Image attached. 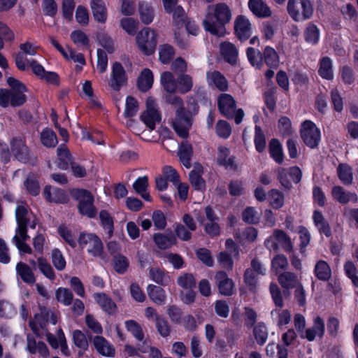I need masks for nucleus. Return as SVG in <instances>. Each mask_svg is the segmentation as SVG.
<instances>
[{
    "label": "nucleus",
    "mask_w": 358,
    "mask_h": 358,
    "mask_svg": "<svg viewBox=\"0 0 358 358\" xmlns=\"http://www.w3.org/2000/svg\"><path fill=\"white\" fill-rule=\"evenodd\" d=\"M231 17L229 6L225 3H217L208 7L203 24L207 31L221 37L226 34L225 25L231 21Z\"/></svg>",
    "instance_id": "nucleus-1"
},
{
    "label": "nucleus",
    "mask_w": 358,
    "mask_h": 358,
    "mask_svg": "<svg viewBox=\"0 0 358 358\" xmlns=\"http://www.w3.org/2000/svg\"><path fill=\"white\" fill-rule=\"evenodd\" d=\"M172 94L166 95L164 99L176 110V117L172 123L173 127L180 136L185 138L188 135V131L192 124L191 120L189 114L183 108L182 99Z\"/></svg>",
    "instance_id": "nucleus-2"
},
{
    "label": "nucleus",
    "mask_w": 358,
    "mask_h": 358,
    "mask_svg": "<svg viewBox=\"0 0 358 358\" xmlns=\"http://www.w3.org/2000/svg\"><path fill=\"white\" fill-rule=\"evenodd\" d=\"M7 83L12 90L0 89V106L6 108L10 105L12 106L22 105L26 101V96L24 94L27 91L26 87L13 77H8Z\"/></svg>",
    "instance_id": "nucleus-3"
},
{
    "label": "nucleus",
    "mask_w": 358,
    "mask_h": 358,
    "mask_svg": "<svg viewBox=\"0 0 358 358\" xmlns=\"http://www.w3.org/2000/svg\"><path fill=\"white\" fill-rule=\"evenodd\" d=\"M287 10L294 22H301L313 17L314 7L310 0H288Z\"/></svg>",
    "instance_id": "nucleus-4"
},
{
    "label": "nucleus",
    "mask_w": 358,
    "mask_h": 358,
    "mask_svg": "<svg viewBox=\"0 0 358 358\" xmlns=\"http://www.w3.org/2000/svg\"><path fill=\"white\" fill-rule=\"evenodd\" d=\"M158 42V34L149 27L143 28L136 36V44L144 55H150L155 52Z\"/></svg>",
    "instance_id": "nucleus-5"
},
{
    "label": "nucleus",
    "mask_w": 358,
    "mask_h": 358,
    "mask_svg": "<svg viewBox=\"0 0 358 358\" xmlns=\"http://www.w3.org/2000/svg\"><path fill=\"white\" fill-rule=\"evenodd\" d=\"M79 246L93 257H101L103 245L101 238L95 234L82 232L78 238Z\"/></svg>",
    "instance_id": "nucleus-6"
},
{
    "label": "nucleus",
    "mask_w": 358,
    "mask_h": 358,
    "mask_svg": "<svg viewBox=\"0 0 358 358\" xmlns=\"http://www.w3.org/2000/svg\"><path fill=\"white\" fill-rule=\"evenodd\" d=\"M74 198L78 201V208L80 214L88 217H94L96 210L94 206V197L90 192L78 189L73 192Z\"/></svg>",
    "instance_id": "nucleus-7"
},
{
    "label": "nucleus",
    "mask_w": 358,
    "mask_h": 358,
    "mask_svg": "<svg viewBox=\"0 0 358 358\" xmlns=\"http://www.w3.org/2000/svg\"><path fill=\"white\" fill-rule=\"evenodd\" d=\"M300 136L308 147L315 148L320 141L321 132L313 122L305 120L301 124Z\"/></svg>",
    "instance_id": "nucleus-8"
},
{
    "label": "nucleus",
    "mask_w": 358,
    "mask_h": 358,
    "mask_svg": "<svg viewBox=\"0 0 358 358\" xmlns=\"http://www.w3.org/2000/svg\"><path fill=\"white\" fill-rule=\"evenodd\" d=\"M161 119V113L155 100L152 97H148L146 99V109L141 114V120L150 130H153L155 124L159 123Z\"/></svg>",
    "instance_id": "nucleus-9"
},
{
    "label": "nucleus",
    "mask_w": 358,
    "mask_h": 358,
    "mask_svg": "<svg viewBox=\"0 0 358 358\" xmlns=\"http://www.w3.org/2000/svg\"><path fill=\"white\" fill-rule=\"evenodd\" d=\"M37 46L31 43V41H26L20 44V52L17 53L15 57V64L17 68L20 70L25 71L27 69V61H30L31 59H28L24 57V55L33 56L36 55L37 52Z\"/></svg>",
    "instance_id": "nucleus-10"
},
{
    "label": "nucleus",
    "mask_w": 358,
    "mask_h": 358,
    "mask_svg": "<svg viewBox=\"0 0 358 358\" xmlns=\"http://www.w3.org/2000/svg\"><path fill=\"white\" fill-rule=\"evenodd\" d=\"M127 80L125 70L122 64L117 62H115L112 65V71L110 74L109 85L110 87L116 91L124 86Z\"/></svg>",
    "instance_id": "nucleus-11"
},
{
    "label": "nucleus",
    "mask_w": 358,
    "mask_h": 358,
    "mask_svg": "<svg viewBox=\"0 0 358 358\" xmlns=\"http://www.w3.org/2000/svg\"><path fill=\"white\" fill-rule=\"evenodd\" d=\"M15 219L17 224L29 226L31 229H35L36 225V218L35 215L29 210L27 206L20 203L17 206L15 209Z\"/></svg>",
    "instance_id": "nucleus-12"
},
{
    "label": "nucleus",
    "mask_w": 358,
    "mask_h": 358,
    "mask_svg": "<svg viewBox=\"0 0 358 358\" xmlns=\"http://www.w3.org/2000/svg\"><path fill=\"white\" fill-rule=\"evenodd\" d=\"M234 29L237 37L244 41L248 39L252 34V24L249 19L244 15H238L234 21Z\"/></svg>",
    "instance_id": "nucleus-13"
},
{
    "label": "nucleus",
    "mask_w": 358,
    "mask_h": 358,
    "mask_svg": "<svg viewBox=\"0 0 358 358\" xmlns=\"http://www.w3.org/2000/svg\"><path fill=\"white\" fill-rule=\"evenodd\" d=\"M218 291L222 295L231 296L234 293V283L224 271H218L215 275Z\"/></svg>",
    "instance_id": "nucleus-14"
},
{
    "label": "nucleus",
    "mask_w": 358,
    "mask_h": 358,
    "mask_svg": "<svg viewBox=\"0 0 358 358\" xmlns=\"http://www.w3.org/2000/svg\"><path fill=\"white\" fill-rule=\"evenodd\" d=\"M278 280L281 287L285 289L283 294L285 296H289V289H294L301 283L296 275L290 271H285L279 274Z\"/></svg>",
    "instance_id": "nucleus-15"
},
{
    "label": "nucleus",
    "mask_w": 358,
    "mask_h": 358,
    "mask_svg": "<svg viewBox=\"0 0 358 358\" xmlns=\"http://www.w3.org/2000/svg\"><path fill=\"white\" fill-rule=\"evenodd\" d=\"M96 351L102 356L113 357L115 350L113 345L101 336H95L92 338Z\"/></svg>",
    "instance_id": "nucleus-16"
},
{
    "label": "nucleus",
    "mask_w": 358,
    "mask_h": 358,
    "mask_svg": "<svg viewBox=\"0 0 358 358\" xmlns=\"http://www.w3.org/2000/svg\"><path fill=\"white\" fill-rule=\"evenodd\" d=\"M206 82L212 89L226 91L228 89V82L226 78L217 71H209L206 73Z\"/></svg>",
    "instance_id": "nucleus-17"
},
{
    "label": "nucleus",
    "mask_w": 358,
    "mask_h": 358,
    "mask_svg": "<svg viewBox=\"0 0 358 358\" xmlns=\"http://www.w3.org/2000/svg\"><path fill=\"white\" fill-rule=\"evenodd\" d=\"M331 193L334 200L341 204H346L349 202L356 203L358 201L356 193L346 191L341 186L333 187Z\"/></svg>",
    "instance_id": "nucleus-18"
},
{
    "label": "nucleus",
    "mask_w": 358,
    "mask_h": 358,
    "mask_svg": "<svg viewBox=\"0 0 358 358\" xmlns=\"http://www.w3.org/2000/svg\"><path fill=\"white\" fill-rule=\"evenodd\" d=\"M52 312L45 307L40 308L39 313L34 315V318L29 322L31 330L37 334L40 328H43L49 321V317Z\"/></svg>",
    "instance_id": "nucleus-19"
},
{
    "label": "nucleus",
    "mask_w": 358,
    "mask_h": 358,
    "mask_svg": "<svg viewBox=\"0 0 358 358\" xmlns=\"http://www.w3.org/2000/svg\"><path fill=\"white\" fill-rule=\"evenodd\" d=\"M324 329L325 326L323 319L317 316L314 319L313 326L307 329L305 334L301 336L306 338L308 341H313L317 336L322 338L324 336Z\"/></svg>",
    "instance_id": "nucleus-20"
},
{
    "label": "nucleus",
    "mask_w": 358,
    "mask_h": 358,
    "mask_svg": "<svg viewBox=\"0 0 358 358\" xmlns=\"http://www.w3.org/2000/svg\"><path fill=\"white\" fill-rule=\"evenodd\" d=\"M218 108L221 113L227 117H231L236 109L235 100L228 94H222L218 98Z\"/></svg>",
    "instance_id": "nucleus-21"
},
{
    "label": "nucleus",
    "mask_w": 358,
    "mask_h": 358,
    "mask_svg": "<svg viewBox=\"0 0 358 358\" xmlns=\"http://www.w3.org/2000/svg\"><path fill=\"white\" fill-rule=\"evenodd\" d=\"M90 8L94 19L99 23H106L108 13L105 2L103 0H91Z\"/></svg>",
    "instance_id": "nucleus-22"
},
{
    "label": "nucleus",
    "mask_w": 358,
    "mask_h": 358,
    "mask_svg": "<svg viewBox=\"0 0 358 358\" xmlns=\"http://www.w3.org/2000/svg\"><path fill=\"white\" fill-rule=\"evenodd\" d=\"M248 5L250 10L257 17L265 18L272 15L271 8L263 0H249Z\"/></svg>",
    "instance_id": "nucleus-23"
},
{
    "label": "nucleus",
    "mask_w": 358,
    "mask_h": 358,
    "mask_svg": "<svg viewBox=\"0 0 358 358\" xmlns=\"http://www.w3.org/2000/svg\"><path fill=\"white\" fill-rule=\"evenodd\" d=\"M43 194L49 202L66 203L68 197L64 191L58 188H52L50 186H46L43 190Z\"/></svg>",
    "instance_id": "nucleus-24"
},
{
    "label": "nucleus",
    "mask_w": 358,
    "mask_h": 358,
    "mask_svg": "<svg viewBox=\"0 0 358 358\" xmlns=\"http://www.w3.org/2000/svg\"><path fill=\"white\" fill-rule=\"evenodd\" d=\"M45 336L52 348L57 349L60 346L62 351L67 349L66 338L62 329H58L56 336L49 332L46 333Z\"/></svg>",
    "instance_id": "nucleus-25"
},
{
    "label": "nucleus",
    "mask_w": 358,
    "mask_h": 358,
    "mask_svg": "<svg viewBox=\"0 0 358 358\" xmlns=\"http://www.w3.org/2000/svg\"><path fill=\"white\" fill-rule=\"evenodd\" d=\"M318 73L324 79H333V64L332 60L329 57H323L320 59Z\"/></svg>",
    "instance_id": "nucleus-26"
},
{
    "label": "nucleus",
    "mask_w": 358,
    "mask_h": 358,
    "mask_svg": "<svg viewBox=\"0 0 358 358\" xmlns=\"http://www.w3.org/2000/svg\"><path fill=\"white\" fill-rule=\"evenodd\" d=\"M160 83L164 90L168 93H174L178 88V80L170 71H164L161 74Z\"/></svg>",
    "instance_id": "nucleus-27"
},
{
    "label": "nucleus",
    "mask_w": 358,
    "mask_h": 358,
    "mask_svg": "<svg viewBox=\"0 0 358 358\" xmlns=\"http://www.w3.org/2000/svg\"><path fill=\"white\" fill-rule=\"evenodd\" d=\"M314 273L318 280L328 281L331 277V269L327 262L320 260L315 264Z\"/></svg>",
    "instance_id": "nucleus-28"
},
{
    "label": "nucleus",
    "mask_w": 358,
    "mask_h": 358,
    "mask_svg": "<svg viewBox=\"0 0 358 358\" xmlns=\"http://www.w3.org/2000/svg\"><path fill=\"white\" fill-rule=\"evenodd\" d=\"M95 301L99 305L105 312L110 314L116 308L114 301L104 293H96L94 294Z\"/></svg>",
    "instance_id": "nucleus-29"
},
{
    "label": "nucleus",
    "mask_w": 358,
    "mask_h": 358,
    "mask_svg": "<svg viewBox=\"0 0 358 358\" xmlns=\"http://www.w3.org/2000/svg\"><path fill=\"white\" fill-rule=\"evenodd\" d=\"M16 272L21 279L26 283L33 284L36 280L31 267L24 262H20L17 264Z\"/></svg>",
    "instance_id": "nucleus-30"
},
{
    "label": "nucleus",
    "mask_w": 358,
    "mask_h": 358,
    "mask_svg": "<svg viewBox=\"0 0 358 358\" xmlns=\"http://www.w3.org/2000/svg\"><path fill=\"white\" fill-rule=\"evenodd\" d=\"M263 57L266 65L271 69H277L280 64V58L275 50L266 46L263 51Z\"/></svg>",
    "instance_id": "nucleus-31"
},
{
    "label": "nucleus",
    "mask_w": 358,
    "mask_h": 358,
    "mask_svg": "<svg viewBox=\"0 0 358 358\" xmlns=\"http://www.w3.org/2000/svg\"><path fill=\"white\" fill-rule=\"evenodd\" d=\"M147 292L149 298L154 303L162 305L166 300L165 291L160 287L149 285L147 288Z\"/></svg>",
    "instance_id": "nucleus-32"
},
{
    "label": "nucleus",
    "mask_w": 358,
    "mask_h": 358,
    "mask_svg": "<svg viewBox=\"0 0 358 358\" xmlns=\"http://www.w3.org/2000/svg\"><path fill=\"white\" fill-rule=\"evenodd\" d=\"M150 278L156 283L166 286L171 282L169 274L157 267L151 268L149 271Z\"/></svg>",
    "instance_id": "nucleus-33"
},
{
    "label": "nucleus",
    "mask_w": 358,
    "mask_h": 358,
    "mask_svg": "<svg viewBox=\"0 0 358 358\" xmlns=\"http://www.w3.org/2000/svg\"><path fill=\"white\" fill-rule=\"evenodd\" d=\"M153 240L157 246L162 250L168 249L176 243V238L174 236L160 233L154 234Z\"/></svg>",
    "instance_id": "nucleus-34"
},
{
    "label": "nucleus",
    "mask_w": 358,
    "mask_h": 358,
    "mask_svg": "<svg viewBox=\"0 0 358 358\" xmlns=\"http://www.w3.org/2000/svg\"><path fill=\"white\" fill-rule=\"evenodd\" d=\"M220 52L224 59L229 63H234L238 56V51L234 44L224 42L220 44Z\"/></svg>",
    "instance_id": "nucleus-35"
},
{
    "label": "nucleus",
    "mask_w": 358,
    "mask_h": 358,
    "mask_svg": "<svg viewBox=\"0 0 358 358\" xmlns=\"http://www.w3.org/2000/svg\"><path fill=\"white\" fill-rule=\"evenodd\" d=\"M148 187V179L147 176H143L137 178L133 184V188L136 193L140 194L143 199L148 201H151V197L147 189Z\"/></svg>",
    "instance_id": "nucleus-36"
},
{
    "label": "nucleus",
    "mask_w": 358,
    "mask_h": 358,
    "mask_svg": "<svg viewBox=\"0 0 358 358\" xmlns=\"http://www.w3.org/2000/svg\"><path fill=\"white\" fill-rule=\"evenodd\" d=\"M153 84V75L152 72L148 69H145L141 73L138 79V86L141 91L146 92L151 88Z\"/></svg>",
    "instance_id": "nucleus-37"
},
{
    "label": "nucleus",
    "mask_w": 358,
    "mask_h": 358,
    "mask_svg": "<svg viewBox=\"0 0 358 358\" xmlns=\"http://www.w3.org/2000/svg\"><path fill=\"white\" fill-rule=\"evenodd\" d=\"M320 31L319 28L314 24L310 23L304 31L305 41L310 44L316 45L320 40Z\"/></svg>",
    "instance_id": "nucleus-38"
},
{
    "label": "nucleus",
    "mask_w": 358,
    "mask_h": 358,
    "mask_svg": "<svg viewBox=\"0 0 358 358\" xmlns=\"http://www.w3.org/2000/svg\"><path fill=\"white\" fill-rule=\"evenodd\" d=\"M138 12L143 23L148 24L154 19V11L152 7L145 1L139 3Z\"/></svg>",
    "instance_id": "nucleus-39"
},
{
    "label": "nucleus",
    "mask_w": 358,
    "mask_h": 358,
    "mask_svg": "<svg viewBox=\"0 0 358 358\" xmlns=\"http://www.w3.org/2000/svg\"><path fill=\"white\" fill-rule=\"evenodd\" d=\"M338 176L341 182L346 185L352 182L353 174L351 167L345 164H341L337 169Z\"/></svg>",
    "instance_id": "nucleus-40"
},
{
    "label": "nucleus",
    "mask_w": 358,
    "mask_h": 358,
    "mask_svg": "<svg viewBox=\"0 0 358 358\" xmlns=\"http://www.w3.org/2000/svg\"><path fill=\"white\" fill-rule=\"evenodd\" d=\"M41 141L44 146L53 148L57 144V138L52 129L45 128L41 133Z\"/></svg>",
    "instance_id": "nucleus-41"
},
{
    "label": "nucleus",
    "mask_w": 358,
    "mask_h": 358,
    "mask_svg": "<svg viewBox=\"0 0 358 358\" xmlns=\"http://www.w3.org/2000/svg\"><path fill=\"white\" fill-rule=\"evenodd\" d=\"M37 266L40 271L48 279L54 280L55 274L53 268H52L48 260L43 257H39L37 258Z\"/></svg>",
    "instance_id": "nucleus-42"
},
{
    "label": "nucleus",
    "mask_w": 358,
    "mask_h": 358,
    "mask_svg": "<svg viewBox=\"0 0 358 358\" xmlns=\"http://www.w3.org/2000/svg\"><path fill=\"white\" fill-rule=\"evenodd\" d=\"M274 235L285 252H290L292 251L293 243L291 238L283 231L275 229L274 230Z\"/></svg>",
    "instance_id": "nucleus-43"
},
{
    "label": "nucleus",
    "mask_w": 358,
    "mask_h": 358,
    "mask_svg": "<svg viewBox=\"0 0 358 358\" xmlns=\"http://www.w3.org/2000/svg\"><path fill=\"white\" fill-rule=\"evenodd\" d=\"M120 25L126 33L134 36L136 34L138 22L131 17H124L120 20Z\"/></svg>",
    "instance_id": "nucleus-44"
},
{
    "label": "nucleus",
    "mask_w": 358,
    "mask_h": 358,
    "mask_svg": "<svg viewBox=\"0 0 358 358\" xmlns=\"http://www.w3.org/2000/svg\"><path fill=\"white\" fill-rule=\"evenodd\" d=\"M268 201L274 208H280L284 204V194L278 189H273L268 192Z\"/></svg>",
    "instance_id": "nucleus-45"
},
{
    "label": "nucleus",
    "mask_w": 358,
    "mask_h": 358,
    "mask_svg": "<svg viewBox=\"0 0 358 358\" xmlns=\"http://www.w3.org/2000/svg\"><path fill=\"white\" fill-rule=\"evenodd\" d=\"M253 334L257 342L261 345H264L268 338V330L266 325L262 322L258 323L254 327Z\"/></svg>",
    "instance_id": "nucleus-46"
},
{
    "label": "nucleus",
    "mask_w": 358,
    "mask_h": 358,
    "mask_svg": "<svg viewBox=\"0 0 358 358\" xmlns=\"http://www.w3.org/2000/svg\"><path fill=\"white\" fill-rule=\"evenodd\" d=\"M51 259L54 267L57 271H63L66 267V260L62 252L55 248L51 252Z\"/></svg>",
    "instance_id": "nucleus-47"
},
{
    "label": "nucleus",
    "mask_w": 358,
    "mask_h": 358,
    "mask_svg": "<svg viewBox=\"0 0 358 358\" xmlns=\"http://www.w3.org/2000/svg\"><path fill=\"white\" fill-rule=\"evenodd\" d=\"M72 335L73 343L77 348L82 351H85L88 349V341L83 332L80 330H74Z\"/></svg>",
    "instance_id": "nucleus-48"
},
{
    "label": "nucleus",
    "mask_w": 358,
    "mask_h": 358,
    "mask_svg": "<svg viewBox=\"0 0 358 358\" xmlns=\"http://www.w3.org/2000/svg\"><path fill=\"white\" fill-rule=\"evenodd\" d=\"M177 90L180 93H187L191 90L193 87L192 78L187 74H183L178 78Z\"/></svg>",
    "instance_id": "nucleus-49"
},
{
    "label": "nucleus",
    "mask_w": 358,
    "mask_h": 358,
    "mask_svg": "<svg viewBox=\"0 0 358 358\" xmlns=\"http://www.w3.org/2000/svg\"><path fill=\"white\" fill-rule=\"evenodd\" d=\"M178 285L184 289H191L195 287L196 281L191 273H182L177 279Z\"/></svg>",
    "instance_id": "nucleus-50"
},
{
    "label": "nucleus",
    "mask_w": 358,
    "mask_h": 358,
    "mask_svg": "<svg viewBox=\"0 0 358 358\" xmlns=\"http://www.w3.org/2000/svg\"><path fill=\"white\" fill-rule=\"evenodd\" d=\"M178 0H163L164 9L168 13H173V18L183 15L184 10L182 7L176 6Z\"/></svg>",
    "instance_id": "nucleus-51"
},
{
    "label": "nucleus",
    "mask_w": 358,
    "mask_h": 358,
    "mask_svg": "<svg viewBox=\"0 0 358 358\" xmlns=\"http://www.w3.org/2000/svg\"><path fill=\"white\" fill-rule=\"evenodd\" d=\"M58 232L61 237L72 248H76L77 245L76 237L72 231L66 226L62 225L58 228Z\"/></svg>",
    "instance_id": "nucleus-52"
},
{
    "label": "nucleus",
    "mask_w": 358,
    "mask_h": 358,
    "mask_svg": "<svg viewBox=\"0 0 358 358\" xmlns=\"http://www.w3.org/2000/svg\"><path fill=\"white\" fill-rule=\"evenodd\" d=\"M138 110V103L137 100L133 96H127L126 99L125 109L124 115L126 117H132L136 115Z\"/></svg>",
    "instance_id": "nucleus-53"
},
{
    "label": "nucleus",
    "mask_w": 358,
    "mask_h": 358,
    "mask_svg": "<svg viewBox=\"0 0 358 358\" xmlns=\"http://www.w3.org/2000/svg\"><path fill=\"white\" fill-rule=\"evenodd\" d=\"M175 54L172 46L165 44L161 45L159 48V59L163 64H167L170 62Z\"/></svg>",
    "instance_id": "nucleus-54"
},
{
    "label": "nucleus",
    "mask_w": 358,
    "mask_h": 358,
    "mask_svg": "<svg viewBox=\"0 0 358 358\" xmlns=\"http://www.w3.org/2000/svg\"><path fill=\"white\" fill-rule=\"evenodd\" d=\"M127 329L139 341H142L144 338V334L140 324L134 320H128L125 322Z\"/></svg>",
    "instance_id": "nucleus-55"
},
{
    "label": "nucleus",
    "mask_w": 358,
    "mask_h": 358,
    "mask_svg": "<svg viewBox=\"0 0 358 358\" xmlns=\"http://www.w3.org/2000/svg\"><path fill=\"white\" fill-rule=\"evenodd\" d=\"M269 291L275 305L278 308H282L284 306L282 294L278 285L273 282L271 283Z\"/></svg>",
    "instance_id": "nucleus-56"
},
{
    "label": "nucleus",
    "mask_w": 358,
    "mask_h": 358,
    "mask_svg": "<svg viewBox=\"0 0 358 358\" xmlns=\"http://www.w3.org/2000/svg\"><path fill=\"white\" fill-rule=\"evenodd\" d=\"M56 298L64 305L69 306L72 303L73 295L69 289L59 287L56 291Z\"/></svg>",
    "instance_id": "nucleus-57"
},
{
    "label": "nucleus",
    "mask_w": 358,
    "mask_h": 358,
    "mask_svg": "<svg viewBox=\"0 0 358 358\" xmlns=\"http://www.w3.org/2000/svg\"><path fill=\"white\" fill-rule=\"evenodd\" d=\"M273 316L277 317V324L279 327L287 324L291 320V313L287 310H273L271 312Z\"/></svg>",
    "instance_id": "nucleus-58"
},
{
    "label": "nucleus",
    "mask_w": 358,
    "mask_h": 358,
    "mask_svg": "<svg viewBox=\"0 0 358 358\" xmlns=\"http://www.w3.org/2000/svg\"><path fill=\"white\" fill-rule=\"evenodd\" d=\"M244 222L249 224H255L258 222L260 218V214L253 207H247L242 214Z\"/></svg>",
    "instance_id": "nucleus-59"
},
{
    "label": "nucleus",
    "mask_w": 358,
    "mask_h": 358,
    "mask_svg": "<svg viewBox=\"0 0 358 358\" xmlns=\"http://www.w3.org/2000/svg\"><path fill=\"white\" fill-rule=\"evenodd\" d=\"M254 141H255V148L257 151L261 152L265 149V147H266L265 136H264V134L262 129L258 125L255 126Z\"/></svg>",
    "instance_id": "nucleus-60"
},
{
    "label": "nucleus",
    "mask_w": 358,
    "mask_h": 358,
    "mask_svg": "<svg viewBox=\"0 0 358 358\" xmlns=\"http://www.w3.org/2000/svg\"><path fill=\"white\" fill-rule=\"evenodd\" d=\"M247 56L251 64L257 69H261L263 66L262 58L260 52L252 48L247 49Z\"/></svg>",
    "instance_id": "nucleus-61"
},
{
    "label": "nucleus",
    "mask_w": 358,
    "mask_h": 358,
    "mask_svg": "<svg viewBox=\"0 0 358 358\" xmlns=\"http://www.w3.org/2000/svg\"><path fill=\"white\" fill-rule=\"evenodd\" d=\"M85 324L90 330L96 334H102L103 327L101 323L93 315L87 314L85 315Z\"/></svg>",
    "instance_id": "nucleus-62"
},
{
    "label": "nucleus",
    "mask_w": 358,
    "mask_h": 358,
    "mask_svg": "<svg viewBox=\"0 0 358 358\" xmlns=\"http://www.w3.org/2000/svg\"><path fill=\"white\" fill-rule=\"evenodd\" d=\"M288 261L287 257L283 255H276L272 260L271 266L275 273L278 274L282 270H285L288 267Z\"/></svg>",
    "instance_id": "nucleus-63"
},
{
    "label": "nucleus",
    "mask_w": 358,
    "mask_h": 358,
    "mask_svg": "<svg viewBox=\"0 0 358 358\" xmlns=\"http://www.w3.org/2000/svg\"><path fill=\"white\" fill-rule=\"evenodd\" d=\"M28 227L29 226L17 224L15 229V234L12 238V242L13 244L27 241L29 238V236L27 234Z\"/></svg>",
    "instance_id": "nucleus-64"
}]
</instances>
